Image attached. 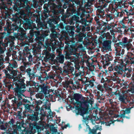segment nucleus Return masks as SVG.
Returning a JSON list of instances; mask_svg holds the SVG:
<instances>
[{
	"instance_id": "obj_17",
	"label": "nucleus",
	"mask_w": 134,
	"mask_h": 134,
	"mask_svg": "<svg viewBox=\"0 0 134 134\" xmlns=\"http://www.w3.org/2000/svg\"><path fill=\"white\" fill-rule=\"evenodd\" d=\"M16 64V63H14V64L12 65V66H11V67L12 68H16L17 67Z\"/></svg>"
},
{
	"instance_id": "obj_23",
	"label": "nucleus",
	"mask_w": 134,
	"mask_h": 134,
	"mask_svg": "<svg viewBox=\"0 0 134 134\" xmlns=\"http://www.w3.org/2000/svg\"><path fill=\"white\" fill-rule=\"evenodd\" d=\"M79 128H81V125H79Z\"/></svg>"
},
{
	"instance_id": "obj_2",
	"label": "nucleus",
	"mask_w": 134,
	"mask_h": 134,
	"mask_svg": "<svg viewBox=\"0 0 134 134\" xmlns=\"http://www.w3.org/2000/svg\"><path fill=\"white\" fill-rule=\"evenodd\" d=\"M24 80L22 79H18V81L16 82V89L18 92H23L25 91V87L24 84Z\"/></svg>"
},
{
	"instance_id": "obj_30",
	"label": "nucleus",
	"mask_w": 134,
	"mask_h": 134,
	"mask_svg": "<svg viewBox=\"0 0 134 134\" xmlns=\"http://www.w3.org/2000/svg\"><path fill=\"white\" fill-rule=\"evenodd\" d=\"M61 134H63L62 133H61Z\"/></svg>"
},
{
	"instance_id": "obj_6",
	"label": "nucleus",
	"mask_w": 134,
	"mask_h": 134,
	"mask_svg": "<svg viewBox=\"0 0 134 134\" xmlns=\"http://www.w3.org/2000/svg\"><path fill=\"white\" fill-rule=\"evenodd\" d=\"M12 73L13 75L15 76V79L16 80V81H18V79H21V75H20L19 73L17 71L15 70H14L12 71Z\"/></svg>"
},
{
	"instance_id": "obj_1",
	"label": "nucleus",
	"mask_w": 134,
	"mask_h": 134,
	"mask_svg": "<svg viewBox=\"0 0 134 134\" xmlns=\"http://www.w3.org/2000/svg\"><path fill=\"white\" fill-rule=\"evenodd\" d=\"M85 99V97L80 94H75L74 95L72 103L75 105L80 106L76 107L75 112L76 115L79 114L82 116L83 119L85 120H93V116L86 113L90 103L87 102Z\"/></svg>"
},
{
	"instance_id": "obj_19",
	"label": "nucleus",
	"mask_w": 134,
	"mask_h": 134,
	"mask_svg": "<svg viewBox=\"0 0 134 134\" xmlns=\"http://www.w3.org/2000/svg\"><path fill=\"white\" fill-rule=\"evenodd\" d=\"M87 125H86V126H87ZM85 131H89L88 130V129H87V126H86V129H85Z\"/></svg>"
},
{
	"instance_id": "obj_14",
	"label": "nucleus",
	"mask_w": 134,
	"mask_h": 134,
	"mask_svg": "<svg viewBox=\"0 0 134 134\" xmlns=\"http://www.w3.org/2000/svg\"><path fill=\"white\" fill-rule=\"evenodd\" d=\"M4 49L0 47V53L2 54L4 53Z\"/></svg>"
},
{
	"instance_id": "obj_10",
	"label": "nucleus",
	"mask_w": 134,
	"mask_h": 134,
	"mask_svg": "<svg viewBox=\"0 0 134 134\" xmlns=\"http://www.w3.org/2000/svg\"><path fill=\"white\" fill-rule=\"evenodd\" d=\"M129 59L131 61V64H134V57L133 58L129 57Z\"/></svg>"
},
{
	"instance_id": "obj_3",
	"label": "nucleus",
	"mask_w": 134,
	"mask_h": 134,
	"mask_svg": "<svg viewBox=\"0 0 134 134\" xmlns=\"http://www.w3.org/2000/svg\"><path fill=\"white\" fill-rule=\"evenodd\" d=\"M130 104H131L133 107H131L130 108H128L127 109H125V110L123 112H124V113L121 114L119 117L122 118H124V115L125 114H129L130 113V109L134 107V98L133 99H132L130 100Z\"/></svg>"
},
{
	"instance_id": "obj_7",
	"label": "nucleus",
	"mask_w": 134,
	"mask_h": 134,
	"mask_svg": "<svg viewBox=\"0 0 134 134\" xmlns=\"http://www.w3.org/2000/svg\"><path fill=\"white\" fill-rule=\"evenodd\" d=\"M87 127L89 131L88 134L92 133V134H97L96 131L97 130L96 129H93L91 130L89 126L88 125H87Z\"/></svg>"
},
{
	"instance_id": "obj_5",
	"label": "nucleus",
	"mask_w": 134,
	"mask_h": 134,
	"mask_svg": "<svg viewBox=\"0 0 134 134\" xmlns=\"http://www.w3.org/2000/svg\"><path fill=\"white\" fill-rule=\"evenodd\" d=\"M120 45L122 46V47L123 48H125L126 47H128L129 46L130 47L131 46V45L130 43H127V38L126 37L124 38L123 42L122 43H120Z\"/></svg>"
},
{
	"instance_id": "obj_12",
	"label": "nucleus",
	"mask_w": 134,
	"mask_h": 134,
	"mask_svg": "<svg viewBox=\"0 0 134 134\" xmlns=\"http://www.w3.org/2000/svg\"><path fill=\"white\" fill-rule=\"evenodd\" d=\"M64 58L62 57H60L59 59V62L61 63H63L64 60Z\"/></svg>"
},
{
	"instance_id": "obj_21",
	"label": "nucleus",
	"mask_w": 134,
	"mask_h": 134,
	"mask_svg": "<svg viewBox=\"0 0 134 134\" xmlns=\"http://www.w3.org/2000/svg\"><path fill=\"white\" fill-rule=\"evenodd\" d=\"M114 116L115 117V118H117L118 117H119V116H118V115H115V116Z\"/></svg>"
},
{
	"instance_id": "obj_15",
	"label": "nucleus",
	"mask_w": 134,
	"mask_h": 134,
	"mask_svg": "<svg viewBox=\"0 0 134 134\" xmlns=\"http://www.w3.org/2000/svg\"><path fill=\"white\" fill-rule=\"evenodd\" d=\"M96 129L97 130H101L102 129L101 128V126H98L97 125L96 126Z\"/></svg>"
},
{
	"instance_id": "obj_4",
	"label": "nucleus",
	"mask_w": 134,
	"mask_h": 134,
	"mask_svg": "<svg viewBox=\"0 0 134 134\" xmlns=\"http://www.w3.org/2000/svg\"><path fill=\"white\" fill-rule=\"evenodd\" d=\"M47 91V90L46 88L45 87H43L42 88L41 91L40 93L37 94L36 95V96L37 98H42V94L41 92H43L44 94H45L46 93Z\"/></svg>"
},
{
	"instance_id": "obj_22",
	"label": "nucleus",
	"mask_w": 134,
	"mask_h": 134,
	"mask_svg": "<svg viewBox=\"0 0 134 134\" xmlns=\"http://www.w3.org/2000/svg\"><path fill=\"white\" fill-rule=\"evenodd\" d=\"M107 41H105L104 42V44L105 43H107Z\"/></svg>"
},
{
	"instance_id": "obj_16",
	"label": "nucleus",
	"mask_w": 134,
	"mask_h": 134,
	"mask_svg": "<svg viewBox=\"0 0 134 134\" xmlns=\"http://www.w3.org/2000/svg\"><path fill=\"white\" fill-rule=\"evenodd\" d=\"M112 123V122L111 121H110V122H107L105 123V125L106 126H110V125Z\"/></svg>"
},
{
	"instance_id": "obj_27",
	"label": "nucleus",
	"mask_w": 134,
	"mask_h": 134,
	"mask_svg": "<svg viewBox=\"0 0 134 134\" xmlns=\"http://www.w3.org/2000/svg\"><path fill=\"white\" fill-rule=\"evenodd\" d=\"M121 122H123V120H122V121H121Z\"/></svg>"
},
{
	"instance_id": "obj_9",
	"label": "nucleus",
	"mask_w": 134,
	"mask_h": 134,
	"mask_svg": "<svg viewBox=\"0 0 134 134\" xmlns=\"http://www.w3.org/2000/svg\"><path fill=\"white\" fill-rule=\"evenodd\" d=\"M70 84H71L72 86L74 85V83L72 81L70 80L69 81L67 85V87H68L69 86H69V85Z\"/></svg>"
},
{
	"instance_id": "obj_24",
	"label": "nucleus",
	"mask_w": 134,
	"mask_h": 134,
	"mask_svg": "<svg viewBox=\"0 0 134 134\" xmlns=\"http://www.w3.org/2000/svg\"><path fill=\"white\" fill-rule=\"evenodd\" d=\"M97 134H101V132H99Z\"/></svg>"
},
{
	"instance_id": "obj_25",
	"label": "nucleus",
	"mask_w": 134,
	"mask_h": 134,
	"mask_svg": "<svg viewBox=\"0 0 134 134\" xmlns=\"http://www.w3.org/2000/svg\"><path fill=\"white\" fill-rule=\"evenodd\" d=\"M52 49L53 50V49H55V48H54L53 47L52 48Z\"/></svg>"
},
{
	"instance_id": "obj_29",
	"label": "nucleus",
	"mask_w": 134,
	"mask_h": 134,
	"mask_svg": "<svg viewBox=\"0 0 134 134\" xmlns=\"http://www.w3.org/2000/svg\"><path fill=\"white\" fill-rule=\"evenodd\" d=\"M132 7H134V6L133 5H132Z\"/></svg>"
},
{
	"instance_id": "obj_13",
	"label": "nucleus",
	"mask_w": 134,
	"mask_h": 134,
	"mask_svg": "<svg viewBox=\"0 0 134 134\" xmlns=\"http://www.w3.org/2000/svg\"><path fill=\"white\" fill-rule=\"evenodd\" d=\"M31 71V69L30 68H28L26 70V72L30 76L31 75L30 72Z\"/></svg>"
},
{
	"instance_id": "obj_8",
	"label": "nucleus",
	"mask_w": 134,
	"mask_h": 134,
	"mask_svg": "<svg viewBox=\"0 0 134 134\" xmlns=\"http://www.w3.org/2000/svg\"><path fill=\"white\" fill-rule=\"evenodd\" d=\"M126 98V97L124 96H120L119 97V99L121 101L124 102Z\"/></svg>"
},
{
	"instance_id": "obj_28",
	"label": "nucleus",
	"mask_w": 134,
	"mask_h": 134,
	"mask_svg": "<svg viewBox=\"0 0 134 134\" xmlns=\"http://www.w3.org/2000/svg\"><path fill=\"white\" fill-rule=\"evenodd\" d=\"M117 120V121H119V120Z\"/></svg>"
},
{
	"instance_id": "obj_18",
	"label": "nucleus",
	"mask_w": 134,
	"mask_h": 134,
	"mask_svg": "<svg viewBox=\"0 0 134 134\" xmlns=\"http://www.w3.org/2000/svg\"><path fill=\"white\" fill-rule=\"evenodd\" d=\"M48 113H49V115L51 117V116H52V113L51 110H49Z\"/></svg>"
},
{
	"instance_id": "obj_20",
	"label": "nucleus",
	"mask_w": 134,
	"mask_h": 134,
	"mask_svg": "<svg viewBox=\"0 0 134 134\" xmlns=\"http://www.w3.org/2000/svg\"><path fill=\"white\" fill-rule=\"evenodd\" d=\"M130 15H133V14H134V13H133V12H132V13L131 12V13H130Z\"/></svg>"
},
{
	"instance_id": "obj_31",
	"label": "nucleus",
	"mask_w": 134,
	"mask_h": 134,
	"mask_svg": "<svg viewBox=\"0 0 134 134\" xmlns=\"http://www.w3.org/2000/svg\"><path fill=\"white\" fill-rule=\"evenodd\" d=\"M133 8H134V7H133Z\"/></svg>"
},
{
	"instance_id": "obj_26",
	"label": "nucleus",
	"mask_w": 134,
	"mask_h": 134,
	"mask_svg": "<svg viewBox=\"0 0 134 134\" xmlns=\"http://www.w3.org/2000/svg\"><path fill=\"white\" fill-rule=\"evenodd\" d=\"M49 50L50 51L51 50V48H50V49H49Z\"/></svg>"
},
{
	"instance_id": "obj_11",
	"label": "nucleus",
	"mask_w": 134,
	"mask_h": 134,
	"mask_svg": "<svg viewBox=\"0 0 134 134\" xmlns=\"http://www.w3.org/2000/svg\"><path fill=\"white\" fill-rule=\"evenodd\" d=\"M115 70L118 71V72L120 71V70L121 69L120 68V67H119L118 66H116L115 67Z\"/></svg>"
}]
</instances>
